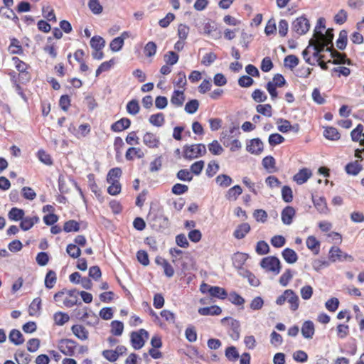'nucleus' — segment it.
Here are the masks:
<instances>
[{
	"label": "nucleus",
	"instance_id": "1",
	"mask_svg": "<svg viewBox=\"0 0 364 364\" xmlns=\"http://www.w3.org/2000/svg\"><path fill=\"white\" fill-rule=\"evenodd\" d=\"M53 299L58 306L68 309L81 304L79 299V291L75 289H63L54 294Z\"/></svg>",
	"mask_w": 364,
	"mask_h": 364
},
{
	"label": "nucleus",
	"instance_id": "2",
	"mask_svg": "<svg viewBox=\"0 0 364 364\" xmlns=\"http://www.w3.org/2000/svg\"><path fill=\"white\" fill-rule=\"evenodd\" d=\"M287 302L291 311H296L299 307V298L294 291L292 289H286L282 294L278 296L275 301L276 304L282 306Z\"/></svg>",
	"mask_w": 364,
	"mask_h": 364
},
{
	"label": "nucleus",
	"instance_id": "3",
	"mask_svg": "<svg viewBox=\"0 0 364 364\" xmlns=\"http://www.w3.org/2000/svg\"><path fill=\"white\" fill-rule=\"evenodd\" d=\"M11 60L14 64L15 68L18 72V80L22 84L29 82L31 80V65L16 56L12 57Z\"/></svg>",
	"mask_w": 364,
	"mask_h": 364
},
{
	"label": "nucleus",
	"instance_id": "4",
	"mask_svg": "<svg viewBox=\"0 0 364 364\" xmlns=\"http://www.w3.org/2000/svg\"><path fill=\"white\" fill-rule=\"evenodd\" d=\"M261 267L267 272L277 275L282 269L280 260L275 256H267L262 258L259 263Z\"/></svg>",
	"mask_w": 364,
	"mask_h": 364
},
{
	"label": "nucleus",
	"instance_id": "5",
	"mask_svg": "<svg viewBox=\"0 0 364 364\" xmlns=\"http://www.w3.org/2000/svg\"><path fill=\"white\" fill-rule=\"evenodd\" d=\"M183 152L185 159L191 160L205 155L206 154V148L203 144L185 145Z\"/></svg>",
	"mask_w": 364,
	"mask_h": 364
},
{
	"label": "nucleus",
	"instance_id": "6",
	"mask_svg": "<svg viewBox=\"0 0 364 364\" xmlns=\"http://www.w3.org/2000/svg\"><path fill=\"white\" fill-rule=\"evenodd\" d=\"M149 338L148 332L143 328L139 329L137 331H133L130 334V341L132 347L135 350L141 349Z\"/></svg>",
	"mask_w": 364,
	"mask_h": 364
},
{
	"label": "nucleus",
	"instance_id": "7",
	"mask_svg": "<svg viewBox=\"0 0 364 364\" xmlns=\"http://www.w3.org/2000/svg\"><path fill=\"white\" fill-rule=\"evenodd\" d=\"M77 346V343L76 341L68 338L61 339L58 343V350L63 354L68 356L74 355Z\"/></svg>",
	"mask_w": 364,
	"mask_h": 364
},
{
	"label": "nucleus",
	"instance_id": "8",
	"mask_svg": "<svg viewBox=\"0 0 364 364\" xmlns=\"http://www.w3.org/2000/svg\"><path fill=\"white\" fill-rule=\"evenodd\" d=\"M309 28V21L304 16L298 17L293 21L292 29L299 35L305 34Z\"/></svg>",
	"mask_w": 364,
	"mask_h": 364
},
{
	"label": "nucleus",
	"instance_id": "9",
	"mask_svg": "<svg viewBox=\"0 0 364 364\" xmlns=\"http://www.w3.org/2000/svg\"><path fill=\"white\" fill-rule=\"evenodd\" d=\"M329 259L333 261H345V260H349L353 261V257L346 253L343 252L339 247H332L330 249L329 251Z\"/></svg>",
	"mask_w": 364,
	"mask_h": 364
},
{
	"label": "nucleus",
	"instance_id": "10",
	"mask_svg": "<svg viewBox=\"0 0 364 364\" xmlns=\"http://www.w3.org/2000/svg\"><path fill=\"white\" fill-rule=\"evenodd\" d=\"M263 149V142L259 138L250 139L247 142L246 150L252 154L259 155Z\"/></svg>",
	"mask_w": 364,
	"mask_h": 364
},
{
	"label": "nucleus",
	"instance_id": "11",
	"mask_svg": "<svg viewBox=\"0 0 364 364\" xmlns=\"http://www.w3.org/2000/svg\"><path fill=\"white\" fill-rule=\"evenodd\" d=\"M326 50H328L331 52V55L333 58V60H329V63L333 64H348L351 65V60L348 58H347L346 55L344 53H341L336 50H335L333 48H327Z\"/></svg>",
	"mask_w": 364,
	"mask_h": 364
},
{
	"label": "nucleus",
	"instance_id": "12",
	"mask_svg": "<svg viewBox=\"0 0 364 364\" xmlns=\"http://www.w3.org/2000/svg\"><path fill=\"white\" fill-rule=\"evenodd\" d=\"M143 143L149 148L155 149L159 146L160 139L156 134L146 132L143 136Z\"/></svg>",
	"mask_w": 364,
	"mask_h": 364
},
{
	"label": "nucleus",
	"instance_id": "13",
	"mask_svg": "<svg viewBox=\"0 0 364 364\" xmlns=\"http://www.w3.org/2000/svg\"><path fill=\"white\" fill-rule=\"evenodd\" d=\"M312 176V172L307 168H303L293 176V181L298 185L306 183Z\"/></svg>",
	"mask_w": 364,
	"mask_h": 364
},
{
	"label": "nucleus",
	"instance_id": "14",
	"mask_svg": "<svg viewBox=\"0 0 364 364\" xmlns=\"http://www.w3.org/2000/svg\"><path fill=\"white\" fill-rule=\"evenodd\" d=\"M131 125V120L129 118L123 117L117 122H114L111 127L110 129L113 132H121L124 130L127 129Z\"/></svg>",
	"mask_w": 364,
	"mask_h": 364
},
{
	"label": "nucleus",
	"instance_id": "15",
	"mask_svg": "<svg viewBox=\"0 0 364 364\" xmlns=\"http://www.w3.org/2000/svg\"><path fill=\"white\" fill-rule=\"evenodd\" d=\"M333 30L331 28H328L326 31L325 34H323L322 32L318 31L316 30L314 31V37L315 38H318L319 41H323L333 48Z\"/></svg>",
	"mask_w": 364,
	"mask_h": 364
},
{
	"label": "nucleus",
	"instance_id": "16",
	"mask_svg": "<svg viewBox=\"0 0 364 364\" xmlns=\"http://www.w3.org/2000/svg\"><path fill=\"white\" fill-rule=\"evenodd\" d=\"M296 215V210L292 206L285 207L281 213L282 223L285 225H290L293 221V218Z\"/></svg>",
	"mask_w": 364,
	"mask_h": 364
},
{
	"label": "nucleus",
	"instance_id": "17",
	"mask_svg": "<svg viewBox=\"0 0 364 364\" xmlns=\"http://www.w3.org/2000/svg\"><path fill=\"white\" fill-rule=\"evenodd\" d=\"M350 136L353 141H359L360 145L364 146L363 126L361 124H358L357 127L351 131Z\"/></svg>",
	"mask_w": 364,
	"mask_h": 364
},
{
	"label": "nucleus",
	"instance_id": "18",
	"mask_svg": "<svg viewBox=\"0 0 364 364\" xmlns=\"http://www.w3.org/2000/svg\"><path fill=\"white\" fill-rule=\"evenodd\" d=\"M198 312L201 316H218L221 314L222 309L217 305L199 308Z\"/></svg>",
	"mask_w": 364,
	"mask_h": 364
},
{
	"label": "nucleus",
	"instance_id": "19",
	"mask_svg": "<svg viewBox=\"0 0 364 364\" xmlns=\"http://www.w3.org/2000/svg\"><path fill=\"white\" fill-rule=\"evenodd\" d=\"M278 124V130L282 133H287L289 131L297 132L299 129V125L298 124L292 126L290 122L287 119H280Z\"/></svg>",
	"mask_w": 364,
	"mask_h": 364
},
{
	"label": "nucleus",
	"instance_id": "20",
	"mask_svg": "<svg viewBox=\"0 0 364 364\" xmlns=\"http://www.w3.org/2000/svg\"><path fill=\"white\" fill-rule=\"evenodd\" d=\"M71 331H72L73 333L78 339H80L81 341H85V340H87L88 338L89 332L85 328V327H84L82 325H80V324L73 325L71 327Z\"/></svg>",
	"mask_w": 364,
	"mask_h": 364
},
{
	"label": "nucleus",
	"instance_id": "21",
	"mask_svg": "<svg viewBox=\"0 0 364 364\" xmlns=\"http://www.w3.org/2000/svg\"><path fill=\"white\" fill-rule=\"evenodd\" d=\"M315 333L314 324L311 321H306L301 326V334L305 338H312Z\"/></svg>",
	"mask_w": 364,
	"mask_h": 364
},
{
	"label": "nucleus",
	"instance_id": "22",
	"mask_svg": "<svg viewBox=\"0 0 364 364\" xmlns=\"http://www.w3.org/2000/svg\"><path fill=\"white\" fill-rule=\"evenodd\" d=\"M87 179H88L89 187H90V190L92 191V192H93L95 193V195L99 200H102L103 198L102 196V191L95 182V174L89 173L87 175Z\"/></svg>",
	"mask_w": 364,
	"mask_h": 364
},
{
	"label": "nucleus",
	"instance_id": "23",
	"mask_svg": "<svg viewBox=\"0 0 364 364\" xmlns=\"http://www.w3.org/2000/svg\"><path fill=\"white\" fill-rule=\"evenodd\" d=\"M185 99L184 90H174L171 97V102L175 107H179L183 105Z\"/></svg>",
	"mask_w": 364,
	"mask_h": 364
},
{
	"label": "nucleus",
	"instance_id": "24",
	"mask_svg": "<svg viewBox=\"0 0 364 364\" xmlns=\"http://www.w3.org/2000/svg\"><path fill=\"white\" fill-rule=\"evenodd\" d=\"M39 222V218L37 215L33 217H26L21 220L20 228L24 231L30 230L35 224Z\"/></svg>",
	"mask_w": 364,
	"mask_h": 364
},
{
	"label": "nucleus",
	"instance_id": "25",
	"mask_svg": "<svg viewBox=\"0 0 364 364\" xmlns=\"http://www.w3.org/2000/svg\"><path fill=\"white\" fill-rule=\"evenodd\" d=\"M251 228L250 225L247 223H244L240 225H239L237 228L233 232V235L236 239L240 240L245 237V235L249 233L250 231Z\"/></svg>",
	"mask_w": 364,
	"mask_h": 364
},
{
	"label": "nucleus",
	"instance_id": "26",
	"mask_svg": "<svg viewBox=\"0 0 364 364\" xmlns=\"http://www.w3.org/2000/svg\"><path fill=\"white\" fill-rule=\"evenodd\" d=\"M283 259L288 264H294L298 260V255L296 252L289 247L285 248L282 252Z\"/></svg>",
	"mask_w": 364,
	"mask_h": 364
},
{
	"label": "nucleus",
	"instance_id": "27",
	"mask_svg": "<svg viewBox=\"0 0 364 364\" xmlns=\"http://www.w3.org/2000/svg\"><path fill=\"white\" fill-rule=\"evenodd\" d=\"M144 156L143 151L139 147H130L125 154V158L128 161H132L134 158L141 159Z\"/></svg>",
	"mask_w": 364,
	"mask_h": 364
},
{
	"label": "nucleus",
	"instance_id": "28",
	"mask_svg": "<svg viewBox=\"0 0 364 364\" xmlns=\"http://www.w3.org/2000/svg\"><path fill=\"white\" fill-rule=\"evenodd\" d=\"M262 166L269 173L277 171L276 161L272 156H265L262 161Z\"/></svg>",
	"mask_w": 364,
	"mask_h": 364
},
{
	"label": "nucleus",
	"instance_id": "29",
	"mask_svg": "<svg viewBox=\"0 0 364 364\" xmlns=\"http://www.w3.org/2000/svg\"><path fill=\"white\" fill-rule=\"evenodd\" d=\"M362 165L358 162V161H355L353 162L348 163L346 167L345 170L348 175L356 176L360 171L362 170Z\"/></svg>",
	"mask_w": 364,
	"mask_h": 364
},
{
	"label": "nucleus",
	"instance_id": "30",
	"mask_svg": "<svg viewBox=\"0 0 364 364\" xmlns=\"http://www.w3.org/2000/svg\"><path fill=\"white\" fill-rule=\"evenodd\" d=\"M122 174V169L119 167L111 168L107 176V183L119 182V178Z\"/></svg>",
	"mask_w": 364,
	"mask_h": 364
},
{
	"label": "nucleus",
	"instance_id": "31",
	"mask_svg": "<svg viewBox=\"0 0 364 364\" xmlns=\"http://www.w3.org/2000/svg\"><path fill=\"white\" fill-rule=\"evenodd\" d=\"M314 204L317 210L321 214H327L329 211L324 197H319L314 200Z\"/></svg>",
	"mask_w": 364,
	"mask_h": 364
},
{
	"label": "nucleus",
	"instance_id": "32",
	"mask_svg": "<svg viewBox=\"0 0 364 364\" xmlns=\"http://www.w3.org/2000/svg\"><path fill=\"white\" fill-rule=\"evenodd\" d=\"M306 247L314 254H318L320 250V242L314 236H309L306 241Z\"/></svg>",
	"mask_w": 364,
	"mask_h": 364
},
{
	"label": "nucleus",
	"instance_id": "33",
	"mask_svg": "<svg viewBox=\"0 0 364 364\" xmlns=\"http://www.w3.org/2000/svg\"><path fill=\"white\" fill-rule=\"evenodd\" d=\"M149 122L153 126L160 127L165 123V116L162 112L151 114L149 117Z\"/></svg>",
	"mask_w": 364,
	"mask_h": 364
},
{
	"label": "nucleus",
	"instance_id": "34",
	"mask_svg": "<svg viewBox=\"0 0 364 364\" xmlns=\"http://www.w3.org/2000/svg\"><path fill=\"white\" fill-rule=\"evenodd\" d=\"M323 136L329 140L336 141L341 138V134L338 129L333 127H326L323 132Z\"/></svg>",
	"mask_w": 364,
	"mask_h": 364
},
{
	"label": "nucleus",
	"instance_id": "35",
	"mask_svg": "<svg viewBox=\"0 0 364 364\" xmlns=\"http://www.w3.org/2000/svg\"><path fill=\"white\" fill-rule=\"evenodd\" d=\"M210 295L220 299H225L228 296V293L224 288L218 286H213L210 289Z\"/></svg>",
	"mask_w": 364,
	"mask_h": 364
},
{
	"label": "nucleus",
	"instance_id": "36",
	"mask_svg": "<svg viewBox=\"0 0 364 364\" xmlns=\"http://www.w3.org/2000/svg\"><path fill=\"white\" fill-rule=\"evenodd\" d=\"M242 193V188L239 185H235L228 191L225 197L228 200H236Z\"/></svg>",
	"mask_w": 364,
	"mask_h": 364
},
{
	"label": "nucleus",
	"instance_id": "37",
	"mask_svg": "<svg viewBox=\"0 0 364 364\" xmlns=\"http://www.w3.org/2000/svg\"><path fill=\"white\" fill-rule=\"evenodd\" d=\"M9 338L11 343L17 346L21 345L24 342V338L22 333L20 332V331L16 329H13L11 331Z\"/></svg>",
	"mask_w": 364,
	"mask_h": 364
},
{
	"label": "nucleus",
	"instance_id": "38",
	"mask_svg": "<svg viewBox=\"0 0 364 364\" xmlns=\"http://www.w3.org/2000/svg\"><path fill=\"white\" fill-rule=\"evenodd\" d=\"M24 210L23 209H21V208H12L9 213H8V217L9 218V220H13V221H18V220H21L23 217H24Z\"/></svg>",
	"mask_w": 364,
	"mask_h": 364
},
{
	"label": "nucleus",
	"instance_id": "39",
	"mask_svg": "<svg viewBox=\"0 0 364 364\" xmlns=\"http://www.w3.org/2000/svg\"><path fill=\"white\" fill-rule=\"evenodd\" d=\"M41 309V299L39 297L35 298L32 302L31 303L28 312L29 315L34 316L39 314L40 310Z\"/></svg>",
	"mask_w": 364,
	"mask_h": 364
},
{
	"label": "nucleus",
	"instance_id": "40",
	"mask_svg": "<svg viewBox=\"0 0 364 364\" xmlns=\"http://www.w3.org/2000/svg\"><path fill=\"white\" fill-rule=\"evenodd\" d=\"M54 323L57 326H63L70 320V316L67 313L58 311L53 315Z\"/></svg>",
	"mask_w": 364,
	"mask_h": 364
},
{
	"label": "nucleus",
	"instance_id": "41",
	"mask_svg": "<svg viewBox=\"0 0 364 364\" xmlns=\"http://www.w3.org/2000/svg\"><path fill=\"white\" fill-rule=\"evenodd\" d=\"M110 333L115 336H119L124 331V324L122 321L114 320L110 324Z\"/></svg>",
	"mask_w": 364,
	"mask_h": 364
},
{
	"label": "nucleus",
	"instance_id": "42",
	"mask_svg": "<svg viewBox=\"0 0 364 364\" xmlns=\"http://www.w3.org/2000/svg\"><path fill=\"white\" fill-rule=\"evenodd\" d=\"M309 46L310 47L312 46L314 50H316V49L319 50L320 53L324 50L325 47H326V49L332 48V47H329V45L324 41H319L318 38H315L314 37L310 40Z\"/></svg>",
	"mask_w": 364,
	"mask_h": 364
},
{
	"label": "nucleus",
	"instance_id": "43",
	"mask_svg": "<svg viewBox=\"0 0 364 364\" xmlns=\"http://www.w3.org/2000/svg\"><path fill=\"white\" fill-rule=\"evenodd\" d=\"M9 51L11 54H23V49L20 44V42L16 38H12L11 43L9 46Z\"/></svg>",
	"mask_w": 364,
	"mask_h": 364
},
{
	"label": "nucleus",
	"instance_id": "44",
	"mask_svg": "<svg viewBox=\"0 0 364 364\" xmlns=\"http://www.w3.org/2000/svg\"><path fill=\"white\" fill-rule=\"evenodd\" d=\"M80 229V224L75 220H69L63 225V230L65 232H78Z\"/></svg>",
	"mask_w": 364,
	"mask_h": 364
},
{
	"label": "nucleus",
	"instance_id": "45",
	"mask_svg": "<svg viewBox=\"0 0 364 364\" xmlns=\"http://www.w3.org/2000/svg\"><path fill=\"white\" fill-rule=\"evenodd\" d=\"M57 282L56 273L53 270H48L45 277V286L48 289L54 287Z\"/></svg>",
	"mask_w": 364,
	"mask_h": 364
},
{
	"label": "nucleus",
	"instance_id": "46",
	"mask_svg": "<svg viewBox=\"0 0 364 364\" xmlns=\"http://www.w3.org/2000/svg\"><path fill=\"white\" fill-rule=\"evenodd\" d=\"M14 358L18 364H28L31 360V356L23 350H18Z\"/></svg>",
	"mask_w": 364,
	"mask_h": 364
},
{
	"label": "nucleus",
	"instance_id": "47",
	"mask_svg": "<svg viewBox=\"0 0 364 364\" xmlns=\"http://www.w3.org/2000/svg\"><path fill=\"white\" fill-rule=\"evenodd\" d=\"M225 355L227 359L230 362H235L238 360L240 355L236 347L231 346L226 348L225 350Z\"/></svg>",
	"mask_w": 364,
	"mask_h": 364
},
{
	"label": "nucleus",
	"instance_id": "48",
	"mask_svg": "<svg viewBox=\"0 0 364 364\" xmlns=\"http://www.w3.org/2000/svg\"><path fill=\"white\" fill-rule=\"evenodd\" d=\"M294 273L291 269H287L279 277V284L282 287H287L293 278Z\"/></svg>",
	"mask_w": 364,
	"mask_h": 364
},
{
	"label": "nucleus",
	"instance_id": "49",
	"mask_svg": "<svg viewBox=\"0 0 364 364\" xmlns=\"http://www.w3.org/2000/svg\"><path fill=\"white\" fill-rule=\"evenodd\" d=\"M115 60L114 58L110 59L108 61L102 63L96 70L95 76L98 77L101 73L109 70L114 65Z\"/></svg>",
	"mask_w": 364,
	"mask_h": 364
},
{
	"label": "nucleus",
	"instance_id": "50",
	"mask_svg": "<svg viewBox=\"0 0 364 364\" xmlns=\"http://www.w3.org/2000/svg\"><path fill=\"white\" fill-rule=\"evenodd\" d=\"M299 59L295 55H289L286 56L284 60L285 67H287L291 70H293L294 68H296L299 65Z\"/></svg>",
	"mask_w": 364,
	"mask_h": 364
},
{
	"label": "nucleus",
	"instance_id": "51",
	"mask_svg": "<svg viewBox=\"0 0 364 364\" xmlns=\"http://www.w3.org/2000/svg\"><path fill=\"white\" fill-rule=\"evenodd\" d=\"M127 112L132 115H136L140 110L139 102L134 99L128 102L126 106Z\"/></svg>",
	"mask_w": 364,
	"mask_h": 364
},
{
	"label": "nucleus",
	"instance_id": "52",
	"mask_svg": "<svg viewBox=\"0 0 364 364\" xmlns=\"http://www.w3.org/2000/svg\"><path fill=\"white\" fill-rule=\"evenodd\" d=\"M90 46L94 50H102L105 46V41L101 36H95L90 40Z\"/></svg>",
	"mask_w": 364,
	"mask_h": 364
},
{
	"label": "nucleus",
	"instance_id": "53",
	"mask_svg": "<svg viewBox=\"0 0 364 364\" xmlns=\"http://www.w3.org/2000/svg\"><path fill=\"white\" fill-rule=\"evenodd\" d=\"M187 84L186 76L184 72L180 71L177 73L176 79L173 81V85L178 88L185 90V86Z\"/></svg>",
	"mask_w": 364,
	"mask_h": 364
},
{
	"label": "nucleus",
	"instance_id": "54",
	"mask_svg": "<svg viewBox=\"0 0 364 364\" xmlns=\"http://www.w3.org/2000/svg\"><path fill=\"white\" fill-rule=\"evenodd\" d=\"M52 40L51 37L48 38V43L43 48V50L46 53H48L49 55L52 58H55L58 55L57 52V46L55 43H50V41Z\"/></svg>",
	"mask_w": 364,
	"mask_h": 364
},
{
	"label": "nucleus",
	"instance_id": "55",
	"mask_svg": "<svg viewBox=\"0 0 364 364\" xmlns=\"http://www.w3.org/2000/svg\"><path fill=\"white\" fill-rule=\"evenodd\" d=\"M215 181L220 186L226 188L231 185L232 179L226 174H220L216 177Z\"/></svg>",
	"mask_w": 364,
	"mask_h": 364
},
{
	"label": "nucleus",
	"instance_id": "56",
	"mask_svg": "<svg viewBox=\"0 0 364 364\" xmlns=\"http://www.w3.org/2000/svg\"><path fill=\"white\" fill-rule=\"evenodd\" d=\"M167 65H173L178 61L179 55L174 51H168L164 56Z\"/></svg>",
	"mask_w": 364,
	"mask_h": 364
},
{
	"label": "nucleus",
	"instance_id": "57",
	"mask_svg": "<svg viewBox=\"0 0 364 364\" xmlns=\"http://www.w3.org/2000/svg\"><path fill=\"white\" fill-rule=\"evenodd\" d=\"M157 46L153 41L148 42L144 48V53L148 58L153 57L156 53Z\"/></svg>",
	"mask_w": 364,
	"mask_h": 364
},
{
	"label": "nucleus",
	"instance_id": "58",
	"mask_svg": "<svg viewBox=\"0 0 364 364\" xmlns=\"http://www.w3.org/2000/svg\"><path fill=\"white\" fill-rule=\"evenodd\" d=\"M66 252L72 258H79L81 255V250L75 244H68L66 247Z\"/></svg>",
	"mask_w": 364,
	"mask_h": 364
},
{
	"label": "nucleus",
	"instance_id": "59",
	"mask_svg": "<svg viewBox=\"0 0 364 364\" xmlns=\"http://www.w3.org/2000/svg\"><path fill=\"white\" fill-rule=\"evenodd\" d=\"M348 33L345 30H342L339 33V37L336 41V46L340 50H344L347 45Z\"/></svg>",
	"mask_w": 364,
	"mask_h": 364
},
{
	"label": "nucleus",
	"instance_id": "60",
	"mask_svg": "<svg viewBox=\"0 0 364 364\" xmlns=\"http://www.w3.org/2000/svg\"><path fill=\"white\" fill-rule=\"evenodd\" d=\"M256 110L259 114L270 117L272 115V107L269 104L258 105Z\"/></svg>",
	"mask_w": 364,
	"mask_h": 364
},
{
	"label": "nucleus",
	"instance_id": "61",
	"mask_svg": "<svg viewBox=\"0 0 364 364\" xmlns=\"http://www.w3.org/2000/svg\"><path fill=\"white\" fill-rule=\"evenodd\" d=\"M332 75H336L338 77L341 76L348 77L350 74V70L344 66H338L333 68L331 70Z\"/></svg>",
	"mask_w": 364,
	"mask_h": 364
},
{
	"label": "nucleus",
	"instance_id": "62",
	"mask_svg": "<svg viewBox=\"0 0 364 364\" xmlns=\"http://www.w3.org/2000/svg\"><path fill=\"white\" fill-rule=\"evenodd\" d=\"M88 7L94 14H100L103 11V7L99 0H89Z\"/></svg>",
	"mask_w": 364,
	"mask_h": 364
},
{
	"label": "nucleus",
	"instance_id": "63",
	"mask_svg": "<svg viewBox=\"0 0 364 364\" xmlns=\"http://www.w3.org/2000/svg\"><path fill=\"white\" fill-rule=\"evenodd\" d=\"M208 149L213 155H220L224 149L217 140H213L208 144Z\"/></svg>",
	"mask_w": 364,
	"mask_h": 364
},
{
	"label": "nucleus",
	"instance_id": "64",
	"mask_svg": "<svg viewBox=\"0 0 364 364\" xmlns=\"http://www.w3.org/2000/svg\"><path fill=\"white\" fill-rule=\"evenodd\" d=\"M255 251L259 255H264L269 252V245L264 240L257 242Z\"/></svg>",
	"mask_w": 364,
	"mask_h": 364
}]
</instances>
